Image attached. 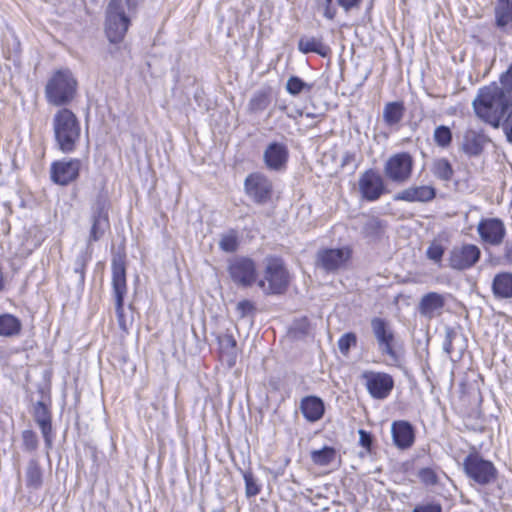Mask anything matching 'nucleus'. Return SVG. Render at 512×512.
<instances>
[{
    "label": "nucleus",
    "mask_w": 512,
    "mask_h": 512,
    "mask_svg": "<svg viewBox=\"0 0 512 512\" xmlns=\"http://www.w3.org/2000/svg\"><path fill=\"white\" fill-rule=\"evenodd\" d=\"M510 102L511 99L506 96L503 89L494 84L479 90L473 101V108L479 118L498 128Z\"/></svg>",
    "instance_id": "obj_1"
},
{
    "label": "nucleus",
    "mask_w": 512,
    "mask_h": 512,
    "mask_svg": "<svg viewBox=\"0 0 512 512\" xmlns=\"http://www.w3.org/2000/svg\"><path fill=\"white\" fill-rule=\"evenodd\" d=\"M55 145L62 153H72L81 138L78 117L68 108L59 109L52 118Z\"/></svg>",
    "instance_id": "obj_2"
},
{
    "label": "nucleus",
    "mask_w": 512,
    "mask_h": 512,
    "mask_svg": "<svg viewBox=\"0 0 512 512\" xmlns=\"http://www.w3.org/2000/svg\"><path fill=\"white\" fill-rule=\"evenodd\" d=\"M135 0H110L106 10L105 33L111 43H120L130 26Z\"/></svg>",
    "instance_id": "obj_3"
},
{
    "label": "nucleus",
    "mask_w": 512,
    "mask_h": 512,
    "mask_svg": "<svg viewBox=\"0 0 512 512\" xmlns=\"http://www.w3.org/2000/svg\"><path fill=\"white\" fill-rule=\"evenodd\" d=\"M77 85V80L69 69L57 70L47 81L45 97L54 106L66 105L74 99Z\"/></svg>",
    "instance_id": "obj_4"
},
{
    "label": "nucleus",
    "mask_w": 512,
    "mask_h": 512,
    "mask_svg": "<svg viewBox=\"0 0 512 512\" xmlns=\"http://www.w3.org/2000/svg\"><path fill=\"white\" fill-rule=\"evenodd\" d=\"M257 285L265 295H278L286 291L289 273L280 258H266L264 275L257 281Z\"/></svg>",
    "instance_id": "obj_5"
},
{
    "label": "nucleus",
    "mask_w": 512,
    "mask_h": 512,
    "mask_svg": "<svg viewBox=\"0 0 512 512\" xmlns=\"http://www.w3.org/2000/svg\"><path fill=\"white\" fill-rule=\"evenodd\" d=\"M370 324L379 352L388 357L390 364L397 365L400 362V355L397 351V340L391 324L380 317L372 318Z\"/></svg>",
    "instance_id": "obj_6"
},
{
    "label": "nucleus",
    "mask_w": 512,
    "mask_h": 512,
    "mask_svg": "<svg viewBox=\"0 0 512 512\" xmlns=\"http://www.w3.org/2000/svg\"><path fill=\"white\" fill-rule=\"evenodd\" d=\"M112 289L115 298V311L118 324L123 330L126 329L124 319V298L127 294L126 266L123 256H114L111 263Z\"/></svg>",
    "instance_id": "obj_7"
},
{
    "label": "nucleus",
    "mask_w": 512,
    "mask_h": 512,
    "mask_svg": "<svg viewBox=\"0 0 512 512\" xmlns=\"http://www.w3.org/2000/svg\"><path fill=\"white\" fill-rule=\"evenodd\" d=\"M463 469L467 477L479 485H489L497 479L495 465L478 453H470L463 461Z\"/></svg>",
    "instance_id": "obj_8"
},
{
    "label": "nucleus",
    "mask_w": 512,
    "mask_h": 512,
    "mask_svg": "<svg viewBox=\"0 0 512 512\" xmlns=\"http://www.w3.org/2000/svg\"><path fill=\"white\" fill-rule=\"evenodd\" d=\"M109 200L108 195L103 190L100 191L91 207V230L88 242H96L103 237L106 230L109 229Z\"/></svg>",
    "instance_id": "obj_9"
},
{
    "label": "nucleus",
    "mask_w": 512,
    "mask_h": 512,
    "mask_svg": "<svg viewBox=\"0 0 512 512\" xmlns=\"http://www.w3.org/2000/svg\"><path fill=\"white\" fill-rule=\"evenodd\" d=\"M227 271L238 286L251 287L257 281L256 263L249 257L235 256L228 260Z\"/></svg>",
    "instance_id": "obj_10"
},
{
    "label": "nucleus",
    "mask_w": 512,
    "mask_h": 512,
    "mask_svg": "<svg viewBox=\"0 0 512 512\" xmlns=\"http://www.w3.org/2000/svg\"><path fill=\"white\" fill-rule=\"evenodd\" d=\"M413 164V159L409 153H397L386 161L384 172L392 182L404 183L411 177Z\"/></svg>",
    "instance_id": "obj_11"
},
{
    "label": "nucleus",
    "mask_w": 512,
    "mask_h": 512,
    "mask_svg": "<svg viewBox=\"0 0 512 512\" xmlns=\"http://www.w3.org/2000/svg\"><path fill=\"white\" fill-rule=\"evenodd\" d=\"M244 187L246 194L257 204L267 203L273 192L271 180L262 173L248 175Z\"/></svg>",
    "instance_id": "obj_12"
},
{
    "label": "nucleus",
    "mask_w": 512,
    "mask_h": 512,
    "mask_svg": "<svg viewBox=\"0 0 512 512\" xmlns=\"http://www.w3.org/2000/svg\"><path fill=\"white\" fill-rule=\"evenodd\" d=\"M358 186L362 198L369 202L377 201L387 192L384 179L373 169H369L361 174Z\"/></svg>",
    "instance_id": "obj_13"
},
{
    "label": "nucleus",
    "mask_w": 512,
    "mask_h": 512,
    "mask_svg": "<svg viewBox=\"0 0 512 512\" xmlns=\"http://www.w3.org/2000/svg\"><path fill=\"white\" fill-rule=\"evenodd\" d=\"M366 388L374 399H385L394 387L391 375L382 372H365L363 374Z\"/></svg>",
    "instance_id": "obj_14"
},
{
    "label": "nucleus",
    "mask_w": 512,
    "mask_h": 512,
    "mask_svg": "<svg viewBox=\"0 0 512 512\" xmlns=\"http://www.w3.org/2000/svg\"><path fill=\"white\" fill-rule=\"evenodd\" d=\"M481 251L474 244H464L451 250L449 264L455 270H466L473 267L480 259Z\"/></svg>",
    "instance_id": "obj_15"
},
{
    "label": "nucleus",
    "mask_w": 512,
    "mask_h": 512,
    "mask_svg": "<svg viewBox=\"0 0 512 512\" xmlns=\"http://www.w3.org/2000/svg\"><path fill=\"white\" fill-rule=\"evenodd\" d=\"M349 248L322 249L317 253V265L326 272H334L345 266L350 259Z\"/></svg>",
    "instance_id": "obj_16"
},
{
    "label": "nucleus",
    "mask_w": 512,
    "mask_h": 512,
    "mask_svg": "<svg viewBox=\"0 0 512 512\" xmlns=\"http://www.w3.org/2000/svg\"><path fill=\"white\" fill-rule=\"evenodd\" d=\"M81 161L79 159H63L51 165V179L56 184L65 186L79 176Z\"/></svg>",
    "instance_id": "obj_17"
},
{
    "label": "nucleus",
    "mask_w": 512,
    "mask_h": 512,
    "mask_svg": "<svg viewBox=\"0 0 512 512\" xmlns=\"http://www.w3.org/2000/svg\"><path fill=\"white\" fill-rule=\"evenodd\" d=\"M477 231L481 239L490 245H500L506 235L504 223L498 218L483 219L478 223Z\"/></svg>",
    "instance_id": "obj_18"
},
{
    "label": "nucleus",
    "mask_w": 512,
    "mask_h": 512,
    "mask_svg": "<svg viewBox=\"0 0 512 512\" xmlns=\"http://www.w3.org/2000/svg\"><path fill=\"white\" fill-rule=\"evenodd\" d=\"M288 148L283 143L272 142L264 151V162L268 169L281 171L285 169L288 161Z\"/></svg>",
    "instance_id": "obj_19"
},
{
    "label": "nucleus",
    "mask_w": 512,
    "mask_h": 512,
    "mask_svg": "<svg viewBox=\"0 0 512 512\" xmlns=\"http://www.w3.org/2000/svg\"><path fill=\"white\" fill-rule=\"evenodd\" d=\"M391 433L393 442L399 449H409L415 442L414 428L408 421H394L391 425Z\"/></svg>",
    "instance_id": "obj_20"
},
{
    "label": "nucleus",
    "mask_w": 512,
    "mask_h": 512,
    "mask_svg": "<svg viewBox=\"0 0 512 512\" xmlns=\"http://www.w3.org/2000/svg\"><path fill=\"white\" fill-rule=\"evenodd\" d=\"M489 138L480 131L467 130L463 135L461 144L462 151L469 157H477L482 154Z\"/></svg>",
    "instance_id": "obj_21"
},
{
    "label": "nucleus",
    "mask_w": 512,
    "mask_h": 512,
    "mask_svg": "<svg viewBox=\"0 0 512 512\" xmlns=\"http://www.w3.org/2000/svg\"><path fill=\"white\" fill-rule=\"evenodd\" d=\"M436 196V190L432 186H412L394 195L396 201L429 202Z\"/></svg>",
    "instance_id": "obj_22"
},
{
    "label": "nucleus",
    "mask_w": 512,
    "mask_h": 512,
    "mask_svg": "<svg viewBox=\"0 0 512 512\" xmlns=\"http://www.w3.org/2000/svg\"><path fill=\"white\" fill-rule=\"evenodd\" d=\"M300 409L309 422L320 420L325 412L324 402L317 396H306L301 400Z\"/></svg>",
    "instance_id": "obj_23"
},
{
    "label": "nucleus",
    "mask_w": 512,
    "mask_h": 512,
    "mask_svg": "<svg viewBox=\"0 0 512 512\" xmlns=\"http://www.w3.org/2000/svg\"><path fill=\"white\" fill-rule=\"evenodd\" d=\"M445 305L443 295L437 292H429L425 294L419 303V312L421 315L432 318L438 314Z\"/></svg>",
    "instance_id": "obj_24"
},
{
    "label": "nucleus",
    "mask_w": 512,
    "mask_h": 512,
    "mask_svg": "<svg viewBox=\"0 0 512 512\" xmlns=\"http://www.w3.org/2000/svg\"><path fill=\"white\" fill-rule=\"evenodd\" d=\"M34 419L36 423L39 425L42 435L45 440L46 446L49 448L52 445V426H51V417L47 407L42 403L38 402L34 408Z\"/></svg>",
    "instance_id": "obj_25"
},
{
    "label": "nucleus",
    "mask_w": 512,
    "mask_h": 512,
    "mask_svg": "<svg viewBox=\"0 0 512 512\" xmlns=\"http://www.w3.org/2000/svg\"><path fill=\"white\" fill-rule=\"evenodd\" d=\"M495 21L502 31L512 32V0H497Z\"/></svg>",
    "instance_id": "obj_26"
},
{
    "label": "nucleus",
    "mask_w": 512,
    "mask_h": 512,
    "mask_svg": "<svg viewBox=\"0 0 512 512\" xmlns=\"http://www.w3.org/2000/svg\"><path fill=\"white\" fill-rule=\"evenodd\" d=\"M405 115V106L402 101L388 102L383 108V121L390 128L399 127Z\"/></svg>",
    "instance_id": "obj_27"
},
{
    "label": "nucleus",
    "mask_w": 512,
    "mask_h": 512,
    "mask_svg": "<svg viewBox=\"0 0 512 512\" xmlns=\"http://www.w3.org/2000/svg\"><path fill=\"white\" fill-rule=\"evenodd\" d=\"M492 291L496 298H512V273L496 274L492 282Z\"/></svg>",
    "instance_id": "obj_28"
},
{
    "label": "nucleus",
    "mask_w": 512,
    "mask_h": 512,
    "mask_svg": "<svg viewBox=\"0 0 512 512\" xmlns=\"http://www.w3.org/2000/svg\"><path fill=\"white\" fill-rule=\"evenodd\" d=\"M298 50L303 54L316 53L325 57L330 49L321 38L302 36L298 41Z\"/></svg>",
    "instance_id": "obj_29"
},
{
    "label": "nucleus",
    "mask_w": 512,
    "mask_h": 512,
    "mask_svg": "<svg viewBox=\"0 0 512 512\" xmlns=\"http://www.w3.org/2000/svg\"><path fill=\"white\" fill-rule=\"evenodd\" d=\"M26 486L33 490H38L42 486L43 472L36 459L28 462L25 472Z\"/></svg>",
    "instance_id": "obj_30"
},
{
    "label": "nucleus",
    "mask_w": 512,
    "mask_h": 512,
    "mask_svg": "<svg viewBox=\"0 0 512 512\" xmlns=\"http://www.w3.org/2000/svg\"><path fill=\"white\" fill-rule=\"evenodd\" d=\"M337 5L340 6L345 12H349L352 9L359 8L362 0H335ZM323 15L329 20L334 19L337 9L333 5V0H325L323 5Z\"/></svg>",
    "instance_id": "obj_31"
},
{
    "label": "nucleus",
    "mask_w": 512,
    "mask_h": 512,
    "mask_svg": "<svg viewBox=\"0 0 512 512\" xmlns=\"http://www.w3.org/2000/svg\"><path fill=\"white\" fill-rule=\"evenodd\" d=\"M218 343L223 356L227 357V361L230 366H233L236 362L237 351H236V340L231 334H224L218 337Z\"/></svg>",
    "instance_id": "obj_32"
},
{
    "label": "nucleus",
    "mask_w": 512,
    "mask_h": 512,
    "mask_svg": "<svg viewBox=\"0 0 512 512\" xmlns=\"http://www.w3.org/2000/svg\"><path fill=\"white\" fill-rule=\"evenodd\" d=\"M21 330L20 320L12 314L0 315V336L11 337Z\"/></svg>",
    "instance_id": "obj_33"
},
{
    "label": "nucleus",
    "mask_w": 512,
    "mask_h": 512,
    "mask_svg": "<svg viewBox=\"0 0 512 512\" xmlns=\"http://www.w3.org/2000/svg\"><path fill=\"white\" fill-rule=\"evenodd\" d=\"M270 102V91L268 89L258 90L249 101V110L253 113H260L270 105Z\"/></svg>",
    "instance_id": "obj_34"
},
{
    "label": "nucleus",
    "mask_w": 512,
    "mask_h": 512,
    "mask_svg": "<svg viewBox=\"0 0 512 512\" xmlns=\"http://www.w3.org/2000/svg\"><path fill=\"white\" fill-rule=\"evenodd\" d=\"M431 171L436 178L443 181L451 180L454 174L452 165L446 158L435 159L432 163Z\"/></svg>",
    "instance_id": "obj_35"
},
{
    "label": "nucleus",
    "mask_w": 512,
    "mask_h": 512,
    "mask_svg": "<svg viewBox=\"0 0 512 512\" xmlns=\"http://www.w3.org/2000/svg\"><path fill=\"white\" fill-rule=\"evenodd\" d=\"M336 456L334 448L325 446L320 450H313L311 452V460L318 466H327L333 462Z\"/></svg>",
    "instance_id": "obj_36"
},
{
    "label": "nucleus",
    "mask_w": 512,
    "mask_h": 512,
    "mask_svg": "<svg viewBox=\"0 0 512 512\" xmlns=\"http://www.w3.org/2000/svg\"><path fill=\"white\" fill-rule=\"evenodd\" d=\"M286 91L292 96H298L302 92H310L313 84L303 81L298 76H291L286 82Z\"/></svg>",
    "instance_id": "obj_37"
},
{
    "label": "nucleus",
    "mask_w": 512,
    "mask_h": 512,
    "mask_svg": "<svg viewBox=\"0 0 512 512\" xmlns=\"http://www.w3.org/2000/svg\"><path fill=\"white\" fill-rule=\"evenodd\" d=\"M90 259L91 255L87 250L81 251L75 259L73 270L78 275V282L80 284H84L85 269Z\"/></svg>",
    "instance_id": "obj_38"
},
{
    "label": "nucleus",
    "mask_w": 512,
    "mask_h": 512,
    "mask_svg": "<svg viewBox=\"0 0 512 512\" xmlns=\"http://www.w3.org/2000/svg\"><path fill=\"white\" fill-rule=\"evenodd\" d=\"M433 139L437 146L446 148L452 142V132L445 125L437 126L434 130Z\"/></svg>",
    "instance_id": "obj_39"
},
{
    "label": "nucleus",
    "mask_w": 512,
    "mask_h": 512,
    "mask_svg": "<svg viewBox=\"0 0 512 512\" xmlns=\"http://www.w3.org/2000/svg\"><path fill=\"white\" fill-rule=\"evenodd\" d=\"M238 246V237L234 231H230L221 236V239L219 241V247L222 251L227 253H233L238 249Z\"/></svg>",
    "instance_id": "obj_40"
},
{
    "label": "nucleus",
    "mask_w": 512,
    "mask_h": 512,
    "mask_svg": "<svg viewBox=\"0 0 512 512\" xmlns=\"http://www.w3.org/2000/svg\"><path fill=\"white\" fill-rule=\"evenodd\" d=\"M243 479L245 482V493L247 497H254L260 493V485L251 471H243Z\"/></svg>",
    "instance_id": "obj_41"
},
{
    "label": "nucleus",
    "mask_w": 512,
    "mask_h": 512,
    "mask_svg": "<svg viewBox=\"0 0 512 512\" xmlns=\"http://www.w3.org/2000/svg\"><path fill=\"white\" fill-rule=\"evenodd\" d=\"M500 126L502 127L509 142H512V99L505 109V116L502 118Z\"/></svg>",
    "instance_id": "obj_42"
},
{
    "label": "nucleus",
    "mask_w": 512,
    "mask_h": 512,
    "mask_svg": "<svg viewBox=\"0 0 512 512\" xmlns=\"http://www.w3.org/2000/svg\"><path fill=\"white\" fill-rule=\"evenodd\" d=\"M357 343V337L354 333H345L338 340V348L343 355H347L350 348Z\"/></svg>",
    "instance_id": "obj_43"
},
{
    "label": "nucleus",
    "mask_w": 512,
    "mask_h": 512,
    "mask_svg": "<svg viewBox=\"0 0 512 512\" xmlns=\"http://www.w3.org/2000/svg\"><path fill=\"white\" fill-rule=\"evenodd\" d=\"M418 477L420 481L426 486H433L438 482V476L435 470L430 467L420 469L418 471Z\"/></svg>",
    "instance_id": "obj_44"
},
{
    "label": "nucleus",
    "mask_w": 512,
    "mask_h": 512,
    "mask_svg": "<svg viewBox=\"0 0 512 512\" xmlns=\"http://www.w3.org/2000/svg\"><path fill=\"white\" fill-rule=\"evenodd\" d=\"M444 251L445 249L440 242L433 241L427 248L426 255L428 259L439 263L442 260Z\"/></svg>",
    "instance_id": "obj_45"
},
{
    "label": "nucleus",
    "mask_w": 512,
    "mask_h": 512,
    "mask_svg": "<svg viewBox=\"0 0 512 512\" xmlns=\"http://www.w3.org/2000/svg\"><path fill=\"white\" fill-rule=\"evenodd\" d=\"M22 440L24 448L28 451H34L38 447V439L32 430H24L22 432Z\"/></svg>",
    "instance_id": "obj_46"
},
{
    "label": "nucleus",
    "mask_w": 512,
    "mask_h": 512,
    "mask_svg": "<svg viewBox=\"0 0 512 512\" xmlns=\"http://www.w3.org/2000/svg\"><path fill=\"white\" fill-rule=\"evenodd\" d=\"M236 310L241 318L246 317L247 315L251 314L255 310L254 304L249 300H242L240 301L237 306Z\"/></svg>",
    "instance_id": "obj_47"
},
{
    "label": "nucleus",
    "mask_w": 512,
    "mask_h": 512,
    "mask_svg": "<svg viewBox=\"0 0 512 512\" xmlns=\"http://www.w3.org/2000/svg\"><path fill=\"white\" fill-rule=\"evenodd\" d=\"M412 512H442V507L439 503H428L417 505Z\"/></svg>",
    "instance_id": "obj_48"
},
{
    "label": "nucleus",
    "mask_w": 512,
    "mask_h": 512,
    "mask_svg": "<svg viewBox=\"0 0 512 512\" xmlns=\"http://www.w3.org/2000/svg\"><path fill=\"white\" fill-rule=\"evenodd\" d=\"M455 334L453 331H448L446 333V337H445V340H444V343H443V349L445 350V352L447 354H451L452 351H453V338H454Z\"/></svg>",
    "instance_id": "obj_49"
},
{
    "label": "nucleus",
    "mask_w": 512,
    "mask_h": 512,
    "mask_svg": "<svg viewBox=\"0 0 512 512\" xmlns=\"http://www.w3.org/2000/svg\"><path fill=\"white\" fill-rule=\"evenodd\" d=\"M501 83L506 87L512 88V66L501 76Z\"/></svg>",
    "instance_id": "obj_50"
},
{
    "label": "nucleus",
    "mask_w": 512,
    "mask_h": 512,
    "mask_svg": "<svg viewBox=\"0 0 512 512\" xmlns=\"http://www.w3.org/2000/svg\"><path fill=\"white\" fill-rule=\"evenodd\" d=\"M360 434V443L363 447H369L371 445V437L369 433L364 430H359Z\"/></svg>",
    "instance_id": "obj_51"
},
{
    "label": "nucleus",
    "mask_w": 512,
    "mask_h": 512,
    "mask_svg": "<svg viewBox=\"0 0 512 512\" xmlns=\"http://www.w3.org/2000/svg\"><path fill=\"white\" fill-rule=\"evenodd\" d=\"M504 259L509 264H512V242L507 241L504 247Z\"/></svg>",
    "instance_id": "obj_52"
},
{
    "label": "nucleus",
    "mask_w": 512,
    "mask_h": 512,
    "mask_svg": "<svg viewBox=\"0 0 512 512\" xmlns=\"http://www.w3.org/2000/svg\"><path fill=\"white\" fill-rule=\"evenodd\" d=\"M302 115H303V112L299 109H296L293 112H287V116L289 118H293V119H296L297 117L302 116Z\"/></svg>",
    "instance_id": "obj_53"
},
{
    "label": "nucleus",
    "mask_w": 512,
    "mask_h": 512,
    "mask_svg": "<svg viewBox=\"0 0 512 512\" xmlns=\"http://www.w3.org/2000/svg\"><path fill=\"white\" fill-rule=\"evenodd\" d=\"M377 227H378V221H377V220H375V219H371V220H369V221L367 222L365 229H368V228H373V229H375V228H377Z\"/></svg>",
    "instance_id": "obj_54"
},
{
    "label": "nucleus",
    "mask_w": 512,
    "mask_h": 512,
    "mask_svg": "<svg viewBox=\"0 0 512 512\" xmlns=\"http://www.w3.org/2000/svg\"><path fill=\"white\" fill-rule=\"evenodd\" d=\"M306 117H308V118H313V117H314V115H313V114H311V113H306Z\"/></svg>",
    "instance_id": "obj_55"
}]
</instances>
